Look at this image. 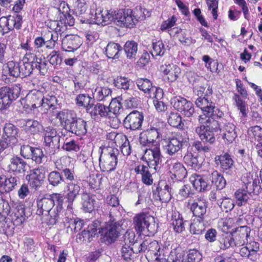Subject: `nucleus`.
I'll return each instance as SVG.
<instances>
[{
	"mask_svg": "<svg viewBox=\"0 0 262 262\" xmlns=\"http://www.w3.org/2000/svg\"><path fill=\"white\" fill-rule=\"evenodd\" d=\"M133 223L137 233L154 234L155 232V218L147 213L136 214L133 218Z\"/></svg>",
	"mask_w": 262,
	"mask_h": 262,
	"instance_id": "obj_5",
	"label": "nucleus"
},
{
	"mask_svg": "<svg viewBox=\"0 0 262 262\" xmlns=\"http://www.w3.org/2000/svg\"><path fill=\"white\" fill-rule=\"evenodd\" d=\"M149 166L143 164H139L136 166L134 170L137 174L141 176L142 182L147 185H150L153 183L151 174L149 171Z\"/></svg>",
	"mask_w": 262,
	"mask_h": 262,
	"instance_id": "obj_32",
	"label": "nucleus"
},
{
	"mask_svg": "<svg viewBox=\"0 0 262 262\" xmlns=\"http://www.w3.org/2000/svg\"><path fill=\"white\" fill-rule=\"evenodd\" d=\"M170 224L176 233H181L185 230L184 222L182 216L178 211L172 213Z\"/></svg>",
	"mask_w": 262,
	"mask_h": 262,
	"instance_id": "obj_36",
	"label": "nucleus"
},
{
	"mask_svg": "<svg viewBox=\"0 0 262 262\" xmlns=\"http://www.w3.org/2000/svg\"><path fill=\"white\" fill-rule=\"evenodd\" d=\"M37 210L36 214L38 215H49L51 217V213L53 208L52 201L49 198H42L37 199L36 201Z\"/></svg>",
	"mask_w": 262,
	"mask_h": 262,
	"instance_id": "obj_28",
	"label": "nucleus"
},
{
	"mask_svg": "<svg viewBox=\"0 0 262 262\" xmlns=\"http://www.w3.org/2000/svg\"><path fill=\"white\" fill-rule=\"evenodd\" d=\"M54 7L57 10L58 18H59L60 16H63L70 12V8L64 1L54 0Z\"/></svg>",
	"mask_w": 262,
	"mask_h": 262,
	"instance_id": "obj_56",
	"label": "nucleus"
},
{
	"mask_svg": "<svg viewBox=\"0 0 262 262\" xmlns=\"http://www.w3.org/2000/svg\"><path fill=\"white\" fill-rule=\"evenodd\" d=\"M92 7L90 14L94 23L105 25L108 21L114 19L115 11L112 9L103 10L100 7L97 8L96 5Z\"/></svg>",
	"mask_w": 262,
	"mask_h": 262,
	"instance_id": "obj_9",
	"label": "nucleus"
},
{
	"mask_svg": "<svg viewBox=\"0 0 262 262\" xmlns=\"http://www.w3.org/2000/svg\"><path fill=\"white\" fill-rule=\"evenodd\" d=\"M190 182L193 188L198 191L207 189L208 184L201 176L193 175L190 178Z\"/></svg>",
	"mask_w": 262,
	"mask_h": 262,
	"instance_id": "obj_46",
	"label": "nucleus"
},
{
	"mask_svg": "<svg viewBox=\"0 0 262 262\" xmlns=\"http://www.w3.org/2000/svg\"><path fill=\"white\" fill-rule=\"evenodd\" d=\"M66 188L67 193L65 198L68 202L67 212H72L73 211L72 205L73 202L79 194L80 187L75 182H69L67 183Z\"/></svg>",
	"mask_w": 262,
	"mask_h": 262,
	"instance_id": "obj_25",
	"label": "nucleus"
},
{
	"mask_svg": "<svg viewBox=\"0 0 262 262\" xmlns=\"http://www.w3.org/2000/svg\"><path fill=\"white\" fill-rule=\"evenodd\" d=\"M112 90L107 87H97L94 93V97L97 101L111 100Z\"/></svg>",
	"mask_w": 262,
	"mask_h": 262,
	"instance_id": "obj_41",
	"label": "nucleus"
},
{
	"mask_svg": "<svg viewBox=\"0 0 262 262\" xmlns=\"http://www.w3.org/2000/svg\"><path fill=\"white\" fill-rule=\"evenodd\" d=\"M250 232L251 229L247 226H242L232 229L231 235L232 236L235 246L244 245L247 242Z\"/></svg>",
	"mask_w": 262,
	"mask_h": 262,
	"instance_id": "obj_20",
	"label": "nucleus"
},
{
	"mask_svg": "<svg viewBox=\"0 0 262 262\" xmlns=\"http://www.w3.org/2000/svg\"><path fill=\"white\" fill-rule=\"evenodd\" d=\"M163 73L164 74L165 78L169 82L176 81L181 74V69L177 66L174 64H167L162 67Z\"/></svg>",
	"mask_w": 262,
	"mask_h": 262,
	"instance_id": "obj_31",
	"label": "nucleus"
},
{
	"mask_svg": "<svg viewBox=\"0 0 262 262\" xmlns=\"http://www.w3.org/2000/svg\"><path fill=\"white\" fill-rule=\"evenodd\" d=\"M248 190L245 189H238L235 193L236 198V203L237 206H242L245 205L249 198V194L248 193Z\"/></svg>",
	"mask_w": 262,
	"mask_h": 262,
	"instance_id": "obj_55",
	"label": "nucleus"
},
{
	"mask_svg": "<svg viewBox=\"0 0 262 262\" xmlns=\"http://www.w3.org/2000/svg\"><path fill=\"white\" fill-rule=\"evenodd\" d=\"M214 161L217 165H220L223 170L230 169L232 168L233 161L231 156L227 153L224 155L216 156Z\"/></svg>",
	"mask_w": 262,
	"mask_h": 262,
	"instance_id": "obj_35",
	"label": "nucleus"
},
{
	"mask_svg": "<svg viewBox=\"0 0 262 262\" xmlns=\"http://www.w3.org/2000/svg\"><path fill=\"white\" fill-rule=\"evenodd\" d=\"M22 16L19 14L9 15L7 17V33L14 28L19 29L21 26Z\"/></svg>",
	"mask_w": 262,
	"mask_h": 262,
	"instance_id": "obj_44",
	"label": "nucleus"
},
{
	"mask_svg": "<svg viewBox=\"0 0 262 262\" xmlns=\"http://www.w3.org/2000/svg\"><path fill=\"white\" fill-rule=\"evenodd\" d=\"M43 126L38 121L34 120H28L26 121L25 129L32 134H35L42 132Z\"/></svg>",
	"mask_w": 262,
	"mask_h": 262,
	"instance_id": "obj_52",
	"label": "nucleus"
},
{
	"mask_svg": "<svg viewBox=\"0 0 262 262\" xmlns=\"http://www.w3.org/2000/svg\"><path fill=\"white\" fill-rule=\"evenodd\" d=\"M69 123L64 128L66 130L79 136H83L86 133V122L77 117L76 114Z\"/></svg>",
	"mask_w": 262,
	"mask_h": 262,
	"instance_id": "obj_17",
	"label": "nucleus"
},
{
	"mask_svg": "<svg viewBox=\"0 0 262 262\" xmlns=\"http://www.w3.org/2000/svg\"><path fill=\"white\" fill-rule=\"evenodd\" d=\"M205 218L197 217L194 220L190 227V232L194 234H200L203 233L206 228Z\"/></svg>",
	"mask_w": 262,
	"mask_h": 262,
	"instance_id": "obj_47",
	"label": "nucleus"
},
{
	"mask_svg": "<svg viewBox=\"0 0 262 262\" xmlns=\"http://www.w3.org/2000/svg\"><path fill=\"white\" fill-rule=\"evenodd\" d=\"M100 222L98 220L94 221L89 225L86 230H84L77 235V239L82 242H90L93 237L98 234V229L100 228Z\"/></svg>",
	"mask_w": 262,
	"mask_h": 262,
	"instance_id": "obj_27",
	"label": "nucleus"
},
{
	"mask_svg": "<svg viewBox=\"0 0 262 262\" xmlns=\"http://www.w3.org/2000/svg\"><path fill=\"white\" fill-rule=\"evenodd\" d=\"M162 157L159 146H152L145 149L142 159L149 167H153L156 170V167L162 162Z\"/></svg>",
	"mask_w": 262,
	"mask_h": 262,
	"instance_id": "obj_11",
	"label": "nucleus"
},
{
	"mask_svg": "<svg viewBox=\"0 0 262 262\" xmlns=\"http://www.w3.org/2000/svg\"><path fill=\"white\" fill-rule=\"evenodd\" d=\"M19 69L20 71L19 77H27L29 76L33 70L32 61L24 62L22 64L19 63Z\"/></svg>",
	"mask_w": 262,
	"mask_h": 262,
	"instance_id": "obj_59",
	"label": "nucleus"
},
{
	"mask_svg": "<svg viewBox=\"0 0 262 262\" xmlns=\"http://www.w3.org/2000/svg\"><path fill=\"white\" fill-rule=\"evenodd\" d=\"M42 132L45 150L49 155H54L59 149L60 137L56 129L52 126L43 128Z\"/></svg>",
	"mask_w": 262,
	"mask_h": 262,
	"instance_id": "obj_3",
	"label": "nucleus"
},
{
	"mask_svg": "<svg viewBox=\"0 0 262 262\" xmlns=\"http://www.w3.org/2000/svg\"><path fill=\"white\" fill-rule=\"evenodd\" d=\"M197 107L202 111L203 114L209 115L210 111L213 108V102L208 97L201 95L195 101Z\"/></svg>",
	"mask_w": 262,
	"mask_h": 262,
	"instance_id": "obj_34",
	"label": "nucleus"
},
{
	"mask_svg": "<svg viewBox=\"0 0 262 262\" xmlns=\"http://www.w3.org/2000/svg\"><path fill=\"white\" fill-rule=\"evenodd\" d=\"M21 88L20 83H15L11 87L6 86L0 88V110H6L19 97Z\"/></svg>",
	"mask_w": 262,
	"mask_h": 262,
	"instance_id": "obj_6",
	"label": "nucleus"
},
{
	"mask_svg": "<svg viewBox=\"0 0 262 262\" xmlns=\"http://www.w3.org/2000/svg\"><path fill=\"white\" fill-rule=\"evenodd\" d=\"M185 253L181 248H177L171 250L170 259L173 261L183 262Z\"/></svg>",
	"mask_w": 262,
	"mask_h": 262,
	"instance_id": "obj_63",
	"label": "nucleus"
},
{
	"mask_svg": "<svg viewBox=\"0 0 262 262\" xmlns=\"http://www.w3.org/2000/svg\"><path fill=\"white\" fill-rule=\"evenodd\" d=\"M66 216L65 217L64 220L63 221L64 226L68 229L70 228L71 230H74V232H77L81 229L83 226L82 220L75 219L73 216L72 212H70L66 211Z\"/></svg>",
	"mask_w": 262,
	"mask_h": 262,
	"instance_id": "obj_30",
	"label": "nucleus"
},
{
	"mask_svg": "<svg viewBox=\"0 0 262 262\" xmlns=\"http://www.w3.org/2000/svg\"><path fill=\"white\" fill-rule=\"evenodd\" d=\"M122 51L121 46L115 42L108 43L105 48V54L109 58L118 59Z\"/></svg>",
	"mask_w": 262,
	"mask_h": 262,
	"instance_id": "obj_40",
	"label": "nucleus"
},
{
	"mask_svg": "<svg viewBox=\"0 0 262 262\" xmlns=\"http://www.w3.org/2000/svg\"><path fill=\"white\" fill-rule=\"evenodd\" d=\"M50 63L54 66L60 65L62 62V57L58 51L53 50L47 56Z\"/></svg>",
	"mask_w": 262,
	"mask_h": 262,
	"instance_id": "obj_64",
	"label": "nucleus"
},
{
	"mask_svg": "<svg viewBox=\"0 0 262 262\" xmlns=\"http://www.w3.org/2000/svg\"><path fill=\"white\" fill-rule=\"evenodd\" d=\"M27 99L30 102L33 108L43 106H51L50 101L47 98H45L42 92L40 91H32L27 96Z\"/></svg>",
	"mask_w": 262,
	"mask_h": 262,
	"instance_id": "obj_24",
	"label": "nucleus"
},
{
	"mask_svg": "<svg viewBox=\"0 0 262 262\" xmlns=\"http://www.w3.org/2000/svg\"><path fill=\"white\" fill-rule=\"evenodd\" d=\"M48 181L50 185L57 186L64 182V178L59 172L53 171L48 174Z\"/></svg>",
	"mask_w": 262,
	"mask_h": 262,
	"instance_id": "obj_54",
	"label": "nucleus"
},
{
	"mask_svg": "<svg viewBox=\"0 0 262 262\" xmlns=\"http://www.w3.org/2000/svg\"><path fill=\"white\" fill-rule=\"evenodd\" d=\"M164 141L166 144L163 147L164 150L169 156H173L181 150L186 142L185 138L180 133H177L172 136L170 134Z\"/></svg>",
	"mask_w": 262,
	"mask_h": 262,
	"instance_id": "obj_8",
	"label": "nucleus"
},
{
	"mask_svg": "<svg viewBox=\"0 0 262 262\" xmlns=\"http://www.w3.org/2000/svg\"><path fill=\"white\" fill-rule=\"evenodd\" d=\"M113 83L118 89L127 90L130 86V80L125 77H117L114 80Z\"/></svg>",
	"mask_w": 262,
	"mask_h": 262,
	"instance_id": "obj_58",
	"label": "nucleus"
},
{
	"mask_svg": "<svg viewBox=\"0 0 262 262\" xmlns=\"http://www.w3.org/2000/svg\"><path fill=\"white\" fill-rule=\"evenodd\" d=\"M136 83L138 89L148 98L161 99L163 97V90L154 86L151 81L147 78H138Z\"/></svg>",
	"mask_w": 262,
	"mask_h": 262,
	"instance_id": "obj_7",
	"label": "nucleus"
},
{
	"mask_svg": "<svg viewBox=\"0 0 262 262\" xmlns=\"http://www.w3.org/2000/svg\"><path fill=\"white\" fill-rule=\"evenodd\" d=\"M184 161L188 166L194 170H199L202 165V159L198 156L193 155L190 152H187L184 157Z\"/></svg>",
	"mask_w": 262,
	"mask_h": 262,
	"instance_id": "obj_38",
	"label": "nucleus"
},
{
	"mask_svg": "<svg viewBox=\"0 0 262 262\" xmlns=\"http://www.w3.org/2000/svg\"><path fill=\"white\" fill-rule=\"evenodd\" d=\"M100 222V228L98 230V234H101L105 237L107 240L111 242L114 241L118 236L120 226L117 222H109L105 227H103Z\"/></svg>",
	"mask_w": 262,
	"mask_h": 262,
	"instance_id": "obj_19",
	"label": "nucleus"
},
{
	"mask_svg": "<svg viewBox=\"0 0 262 262\" xmlns=\"http://www.w3.org/2000/svg\"><path fill=\"white\" fill-rule=\"evenodd\" d=\"M3 134L2 138L3 141H7L9 138H13L15 137L17 134V127L11 123H6L3 128ZM9 143V142H8Z\"/></svg>",
	"mask_w": 262,
	"mask_h": 262,
	"instance_id": "obj_49",
	"label": "nucleus"
},
{
	"mask_svg": "<svg viewBox=\"0 0 262 262\" xmlns=\"http://www.w3.org/2000/svg\"><path fill=\"white\" fill-rule=\"evenodd\" d=\"M76 104L79 106H84L87 111L88 107L93 105L94 100L87 94H81L76 97Z\"/></svg>",
	"mask_w": 262,
	"mask_h": 262,
	"instance_id": "obj_53",
	"label": "nucleus"
},
{
	"mask_svg": "<svg viewBox=\"0 0 262 262\" xmlns=\"http://www.w3.org/2000/svg\"><path fill=\"white\" fill-rule=\"evenodd\" d=\"M170 134L171 133L168 129L166 124L163 121H158L140 134V142L141 144L146 145L147 143H153L157 139L165 140Z\"/></svg>",
	"mask_w": 262,
	"mask_h": 262,
	"instance_id": "obj_1",
	"label": "nucleus"
},
{
	"mask_svg": "<svg viewBox=\"0 0 262 262\" xmlns=\"http://www.w3.org/2000/svg\"><path fill=\"white\" fill-rule=\"evenodd\" d=\"M119 97L112 99L108 106L110 107V110L113 115H111V119L116 117L117 115L120 113L121 111L123 110L122 106L120 101Z\"/></svg>",
	"mask_w": 262,
	"mask_h": 262,
	"instance_id": "obj_57",
	"label": "nucleus"
},
{
	"mask_svg": "<svg viewBox=\"0 0 262 262\" xmlns=\"http://www.w3.org/2000/svg\"><path fill=\"white\" fill-rule=\"evenodd\" d=\"M144 119L142 113L134 111L128 114L123 120V125L125 128L130 130H138L141 129Z\"/></svg>",
	"mask_w": 262,
	"mask_h": 262,
	"instance_id": "obj_13",
	"label": "nucleus"
},
{
	"mask_svg": "<svg viewBox=\"0 0 262 262\" xmlns=\"http://www.w3.org/2000/svg\"><path fill=\"white\" fill-rule=\"evenodd\" d=\"M114 19L117 20V25L121 27H133L135 21L137 20L135 16L133 14V10L130 9H125L114 13Z\"/></svg>",
	"mask_w": 262,
	"mask_h": 262,
	"instance_id": "obj_15",
	"label": "nucleus"
},
{
	"mask_svg": "<svg viewBox=\"0 0 262 262\" xmlns=\"http://www.w3.org/2000/svg\"><path fill=\"white\" fill-rule=\"evenodd\" d=\"M87 113L94 120H98L100 118L111 119L113 115L110 110V107L101 103H97L87 108Z\"/></svg>",
	"mask_w": 262,
	"mask_h": 262,
	"instance_id": "obj_14",
	"label": "nucleus"
},
{
	"mask_svg": "<svg viewBox=\"0 0 262 262\" xmlns=\"http://www.w3.org/2000/svg\"><path fill=\"white\" fill-rule=\"evenodd\" d=\"M143 249H145L147 253L153 255L156 260H159L161 262H167L164 257L163 249H162L159 243L155 240L147 239L143 241V245L142 246Z\"/></svg>",
	"mask_w": 262,
	"mask_h": 262,
	"instance_id": "obj_16",
	"label": "nucleus"
},
{
	"mask_svg": "<svg viewBox=\"0 0 262 262\" xmlns=\"http://www.w3.org/2000/svg\"><path fill=\"white\" fill-rule=\"evenodd\" d=\"M165 48L163 42L159 40L152 43V50L151 53L152 56H162L165 52Z\"/></svg>",
	"mask_w": 262,
	"mask_h": 262,
	"instance_id": "obj_60",
	"label": "nucleus"
},
{
	"mask_svg": "<svg viewBox=\"0 0 262 262\" xmlns=\"http://www.w3.org/2000/svg\"><path fill=\"white\" fill-rule=\"evenodd\" d=\"M19 63L13 61H10L4 65L2 70V79L6 83L11 82L8 76L18 77L20 76L19 70Z\"/></svg>",
	"mask_w": 262,
	"mask_h": 262,
	"instance_id": "obj_23",
	"label": "nucleus"
},
{
	"mask_svg": "<svg viewBox=\"0 0 262 262\" xmlns=\"http://www.w3.org/2000/svg\"><path fill=\"white\" fill-rule=\"evenodd\" d=\"M46 170L42 166L31 171L30 173L26 177L30 186L35 189L40 187L43 182Z\"/></svg>",
	"mask_w": 262,
	"mask_h": 262,
	"instance_id": "obj_22",
	"label": "nucleus"
},
{
	"mask_svg": "<svg viewBox=\"0 0 262 262\" xmlns=\"http://www.w3.org/2000/svg\"><path fill=\"white\" fill-rule=\"evenodd\" d=\"M119 150L113 147H104L99 157V166L103 172H110L116 169Z\"/></svg>",
	"mask_w": 262,
	"mask_h": 262,
	"instance_id": "obj_2",
	"label": "nucleus"
},
{
	"mask_svg": "<svg viewBox=\"0 0 262 262\" xmlns=\"http://www.w3.org/2000/svg\"><path fill=\"white\" fill-rule=\"evenodd\" d=\"M42 132L45 150L49 155H54L59 149L60 137L56 129L52 126L43 128Z\"/></svg>",
	"mask_w": 262,
	"mask_h": 262,
	"instance_id": "obj_4",
	"label": "nucleus"
},
{
	"mask_svg": "<svg viewBox=\"0 0 262 262\" xmlns=\"http://www.w3.org/2000/svg\"><path fill=\"white\" fill-rule=\"evenodd\" d=\"M82 208L84 211L91 212L96 207L97 204L94 196L87 193H84L82 195Z\"/></svg>",
	"mask_w": 262,
	"mask_h": 262,
	"instance_id": "obj_39",
	"label": "nucleus"
},
{
	"mask_svg": "<svg viewBox=\"0 0 262 262\" xmlns=\"http://www.w3.org/2000/svg\"><path fill=\"white\" fill-rule=\"evenodd\" d=\"M188 205L193 215L197 217L205 218L208 208V203L203 196L195 197L193 199H189Z\"/></svg>",
	"mask_w": 262,
	"mask_h": 262,
	"instance_id": "obj_12",
	"label": "nucleus"
},
{
	"mask_svg": "<svg viewBox=\"0 0 262 262\" xmlns=\"http://www.w3.org/2000/svg\"><path fill=\"white\" fill-rule=\"evenodd\" d=\"M75 115V114L73 112L64 110L58 112L56 113V117L59 120L61 124L65 128Z\"/></svg>",
	"mask_w": 262,
	"mask_h": 262,
	"instance_id": "obj_42",
	"label": "nucleus"
},
{
	"mask_svg": "<svg viewBox=\"0 0 262 262\" xmlns=\"http://www.w3.org/2000/svg\"><path fill=\"white\" fill-rule=\"evenodd\" d=\"M26 165V162L23 159L18 156H14L11 158L8 167L10 171L21 173L25 171Z\"/></svg>",
	"mask_w": 262,
	"mask_h": 262,
	"instance_id": "obj_33",
	"label": "nucleus"
},
{
	"mask_svg": "<svg viewBox=\"0 0 262 262\" xmlns=\"http://www.w3.org/2000/svg\"><path fill=\"white\" fill-rule=\"evenodd\" d=\"M81 38L76 35H67L62 39L61 46L63 51L74 52L77 50L81 45Z\"/></svg>",
	"mask_w": 262,
	"mask_h": 262,
	"instance_id": "obj_26",
	"label": "nucleus"
},
{
	"mask_svg": "<svg viewBox=\"0 0 262 262\" xmlns=\"http://www.w3.org/2000/svg\"><path fill=\"white\" fill-rule=\"evenodd\" d=\"M33 70H37L42 75H45L48 70L47 61L44 58H36L35 60H32Z\"/></svg>",
	"mask_w": 262,
	"mask_h": 262,
	"instance_id": "obj_48",
	"label": "nucleus"
},
{
	"mask_svg": "<svg viewBox=\"0 0 262 262\" xmlns=\"http://www.w3.org/2000/svg\"><path fill=\"white\" fill-rule=\"evenodd\" d=\"M62 148L68 151H77L79 150L80 147L74 140L66 138L62 145Z\"/></svg>",
	"mask_w": 262,
	"mask_h": 262,
	"instance_id": "obj_61",
	"label": "nucleus"
},
{
	"mask_svg": "<svg viewBox=\"0 0 262 262\" xmlns=\"http://www.w3.org/2000/svg\"><path fill=\"white\" fill-rule=\"evenodd\" d=\"M168 122L169 124L174 127L182 128L183 123L181 115L176 112H170L168 115Z\"/></svg>",
	"mask_w": 262,
	"mask_h": 262,
	"instance_id": "obj_51",
	"label": "nucleus"
},
{
	"mask_svg": "<svg viewBox=\"0 0 262 262\" xmlns=\"http://www.w3.org/2000/svg\"><path fill=\"white\" fill-rule=\"evenodd\" d=\"M170 172L178 180L184 179L187 175V171L184 166L180 162L172 164L170 168Z\"/></svg>",
	"mask_w": 262,
	"mask_h": 262,
	"instance_id": "obj_43",
	"label": "nucleus"
},
{
	"mask_svg": "<svg viewBox=\"0 0 262 262\" xmlns=\"http://www.w3.org/2000/svg\"><path fill=\"white\" fill-rule=\"evenodd\" d=\"M209 179L218 190L223 189L226 185V181L224 177L216 170H214L211 173Z\"/></svg>",
	"mask_w": 262,
	"mask_h": 262,
	"instance_id": "obj_45",
	"label": "nucleus"
},
{
	"mask_svg": "<svg viewBox=\"0 0 262 262\" xmlns=\"http://www.w3.org/2000/svg\"><path fill=\"white\" fill-rule=\"evenodd\" d=\"M19 179L17 177H0V193H8L12 191L18 184Z\"/></svg>",
	"mask_w": 262,
	"mask_h": 262,
	"instance_id": "obj_29",
	"label": "nucleus"
},
{
	"mask_svg": "<svg viewBox=\"0 0 262 262\" xmlns=\"http://www.w3.org/2000/svg\"><path fill=\"white\" fill-rule=\"evenodd\" d=\"M50 199L52 201L53 206L56 205L51 213V217L48 219L49 225H55L60 219L61 212L62 211V205L64 197L62 194L53 193L50 195Z\"/></svg>",
	"mask_w": 262,
	"mask_h": 262,
	"instance_id": "obj_10",
	"label": "nucleus"
},
{
	"mask_svg": "<svg viewBox=\"0 0 262 262\" xmlns=\"http://www.w3.org/2000/svg\"><path fill=\"white\" fill-rule=\"evenodd\" d=\"M220 248L221 249L225 250L230 247H235V244L233 239L232 236L230 234L223 236L220 240Z\"/></svg>",
	"mask_w": 262,
	"mask_h": 262,
	"instance_id": "obj_62",
	"label": "nucleus"
},
{
	"mask_svg": "<svg viewBox=\"0 0 262 262\" xmlns=\"http://www.w3.org/2000/svg\"><path fill=\"white\" fill-rule=\"evenodd\" d=\"M217 126L216 125H201L196 127L195 132L202 141L212 144L215 141L213 131L217 128Z\"/></svg>",
	"mask_w": 262,
	"mask_h": 262,
	"instance_id": "obj_21",
	"label": "nucleus"
},
{
	"mask_svg": "<svg viewBox=\"0 0 262 262\" xmlns=\"http://www.w3.org/2000/svg\"><path fill=\"white\" fill-rule=\"evenodd\" d=\"M124 50L127 58H135L138 51V44L134 41H128L124 46Z\"/></svg>",
	"mask_w": 262,
	"mask_h": 262,
	"instance_id": "obj_50",
	"label": "nucleus"
},
{
	"mask_svg": "<svg viewBox=\"0 0 262 262\" xmlns=\"http://www.w3.org/2000/svg\"><path fill=\"white\" fill-rule=\"evenodd\" d=\"M11 217L12 220L17 224H22L25 220V209L20 205L16 204L11 208V212L9 214Z\"/></svg>",
	"mask_w": 262,
	"mask_h": 262,
	"instance_id": "obj_37",
	"label": "nucleus"
},
{
	"mask_svg": "<svg viewBox=\"0 0 262 262\" xmlns=\"http://www.w3.org/2000/svg\"><path fill=\"white\" fill-rule=\"evenodd\" d=\"M220 126L222 136L225 142L228 144L232 143L237 137L235 126L233 123L222 120L219 123L217 128Z\"/></svg>",
	"mask_w": 262,
	"mask_h": 262,
	"instance_id": "obj_18",
	"label": "nucleus"
}]
</instances>
